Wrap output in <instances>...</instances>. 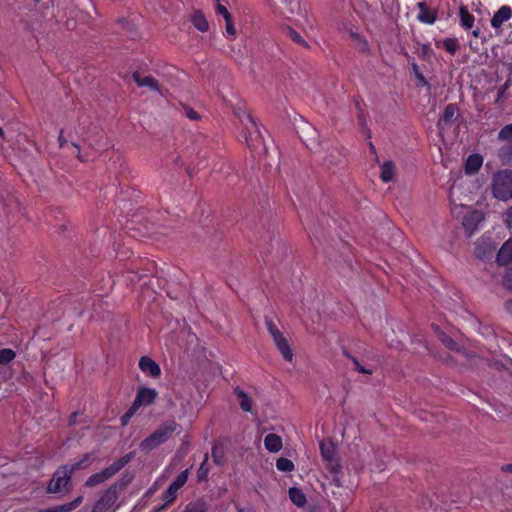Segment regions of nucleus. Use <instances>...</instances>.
Listing matches in <instances>:
<instances>
[{
	"mask_svg": "<svg viewBox=\"0 0 512 512\" xmlns=\"http://www.w3.org/2000/svg\"><path fill=\"white\" fill-rule=\"evenodd\" d=\"M178 424L175 421H168L157 428L153 433L140 443V449L143 452H150L166 442L176 431Z\"/></svg>",
	"mask_w": 512,
	"mask_h": 512,
	"instance_id": "1",
	"label": "nucleus"
},
{
	"mask_svg": "<svg viewBox=\"0 0 512 512\" xmlns=\"http://www.w3.org/2000/svg\"><path fill=\"white\" fill-rule=\"evenodd\" d=\"M133 458L132 453H128L114 461L111 465L100 472L92 474L85 482L87 487H95L116 475L124 468Z\"/></svg>",
	"mask_w": 512,
	"mask_h": 512,
	"instance_id": "2",
	"label": "nucleus"
},
{
	"mask_svg": "<svg viewBox=\"0 0 512 512\" xmlns=\"http://www.w3.org/2000/svg\"><path fill=\"white\" fill-rule=\"evenodd\" d=\"M492 194L500 201H507L512 198V170H501L494 175Z\"/></svg>",
	"mask_w": 512,
	"mask_h": 512,
	"instance_id": "3",
	"label": "nucleus"
},
{
	"mask_svg": "<svg viewBox=\"0 0 512 512\" xmlns=\"http://www.w3.org/2000/svg\"><path fill=\"white\" fill-rule=\"evenodd\" d=\"M265 325L268 333L273 339L275 346L281 353L284 360L287 362H291L293 360L294 354L286 337L278 329V327L276 326L272 319L265 317Z\"/></svg>",
	"mask_w": 512,
	"mask_h": 512,
	"instance_id": "4",
	"label": "nucleus"
},
{
	"mask_svg": "<svg viewBox=\"0 0 512 512\" xmlns=\"http://www.w3.org/2000/svg\"><path fill=\"white\" fill-rule=\"evenodd\" d=\"M240 120L245 129V140L250 149H257L263 144V135L254 117L247 112H243Z\"/></svg>",
	"mask_w": 512,
	"mask_h": 512,
	"instance_id": "5",
	"label": "nucleus"
},
{
	"mask_svg": "<svg viewBox=\"0 0 512 512\" xmlns=\"http://www.w3.org/2000/svg\"><path fill=\"white\" fill-rule=\"evenodd\" d=\"M72 474L71 469L68 468V464L60 466L54 472L52 479L48 483L47 492L56 494L61 493L64 490L67 491V486L70 483Z\"/></svg>",
	"mask_w": 512,
	"mask_h": 512,
	"instance_id": "6",
	"label": "nucleus"
},
{
	"mask_svg": "<svg viewBox=\"0 0 512 512\" xmlns=\"http://www.w3.org/2000/svg\"><path fill=\"white\" fill-rule=\"evenodd\" d=\"M323 460L332 474L341 473L342 467L337 457V448L331 441H322L319 445Z\"/></svg>",
	"mask_w": 512,
	"mask_h": 512,
	"instance_id": "7",
	"label": "nucleus"
},
{
	"mask_svg": "<svg viewBox=\"0 0 512 512\" xmlns=\"http://www.w3.org/2000/svg\"><path fill=\"white\" fill-rule=\"evenodd\" d=\"M157 396L158 393L155 389L148 387H140L137 390L133 404L138 408H140L141 406H149L156 400Z\"/></svg>",
	"mask_w": 512,
	"mask_h": 512,
	"instance_id": "8",
	"label": "nucleus"
},
{
	"mask_svg": "<svg viewBox=\"0 0 512 512\" xmlns=\"http://www.w3.org/2000/svg\"><path fill=\"white\" fill-rule=\"evenodd\" d=\"M458 112V107L455 103L446 105L442 115L437 122V128L442 133L451 127L452 122L455 119V115Z\"/></svg>",
	"mask_w": 512,
	"mask_h": 512,
	"instance_id": "9",
	"label": "nucleus"
},
{
	"mask_svg": "<svg viewBox=\"0 0 512 512\" xmlns=\"http://www.w3.org/2000/svg\"><path fill=\"white\" fill-rule=\"evenodd\" d=\"M133 80L139 87H147L150 91L163 95L159 82L151 75L142 76L139 71L132 74Z\"/></svg>",
	"mask_w": 512,
	"mask_h": 512,
	"instance_id": "10",
	"label": "nucleus"
},
{
	"mask_svg": "<svg viewBox=\"0 0 512 512\" xmlns=\"http://www.w3.org/2000/svg\"><path fill=\"white\" fill-rule=\"evenodd\" d=\"M138 365L140 370L150 377L157 378L161 375L160 366L149 356H142Z\"/></svg>",
	"mask_w": 512,
	"mask_h": 512,
	"instance_id": "11",
	"label": "nucleus"
},
{
	"mask_svg": "<svg viewBox=\"0 0 512 512\" xmlns=\"http://www.w3.org/2000/svg\"><path fill=\"white\" fill-rule=\"evenodd\" d=\"M484 216L478 210L468 212L463 218V226L469 235L477 229L478 225L483 221Z\"/></svg>",
	"mask_w": 512,
	"mask_h": 512,
	"instance_id": "12",
	"label": "nucleus"
},
{
	"mask_svg": "<svg viewBox=\"0 0 512 512\" xmlns=\"http://www.w3.org/2000/svg\"><path fill=\"white\" fill-rule=\"evenodd\" d=\"M511 18L512 8L508 5H503L494 13L490 24L494 29H499L506 21Z\"/></svg>",
	"mask_w": 512,
	"mask_h": 512,
	"instance_id": "13",
	"label": "nucleus"
},
{
	"mask_svg": "<svg viewBox=\"0 0 512 512\" xmlns=\"http://www.w3.org/2000/svg\"><path fill=\"white\" fill-rule=\"evenodd\" d=\"M419 13L417 19L424 24H434L437 19V12L427 6L425 2L417 3Z\"/></svg>",
	"mask_w": 512,
	"mask_h": 512,
	"instance_id": "14",
	"label": "nucleus"
},
{
	"mask_svg": "<svg viewBox=\"0 0 512 512\" xmlns=\"http://www.w3.org/2000/svg\"><path fill=\"white\" fill-rule=\"evenodd\" d=\"M496 261L502 266L512 263V237L501 246L497 253Z\"/></svg>",
	"mask_w": 512,
	"mask_h": 512,
	"instance_id": "15",
	"label": "nucleus"
},
{
	"mask_svg": "<svg viewBox=\"0 0 512 512\" xmlns=\"http://www.w3.org/2000/svg\"><path fill=\"white\" fill-rule=\"evenodd\" d=\"M349 36L351 38V41L353 42L355 49L359 53L364 54V55L370 54L369 43L363 35H361L360 33L356 32V31L351 30L349 32Z\"/></svg>",
	"mask_w": 512,
	"mask_h": 512,
	"instance_id": "16",
	"label": "nucleus"
},
{
	"mask_svg": "<svg viewBox=\"0 0 512 512\" xmlns=\"http://www.w3.org/2000/svg\"><path fill=\"white\" fill-rule=\"evenodd\" d=\"M483 164V157L480 154H471L467 157L464 165L465 173L472 175L477 173Z\"/></svg>",
	"mask_w": 512,
	"mask_h": 512,
	"instance_id": "17",
	"label": "nucleus"
},
{
	"mask_svg": "<svg viewBox=\"0 0 512 512\" xmlns=\"http://www.w3.org/2000/svg\"><path fill=\"white\" fill-rule=\"evenodd\" d=\"M281 31H282V34L289 38L292 42H294L295 44L301 46V47H304L306 49H309L310 46L308 44V42L301 36V34L299 32H297L295 29H293L292 27L286 25V26H283L281 28Z\"/></svg>",
	"mask_w": 512,
	"mask_h": 512,
	"instance_id": "18",
	"label": "nucleus"
},
{
	"mask_svg": "<svg viewBox=\"0 0 512 512\" xmlns=\"http://www.w3.org/2000/svg\"><path fill=\"white\" fill-rule=\"evenodd\" d=\"M264 446L269 452L276 453L282 449V439L275 433H269L264 439Z\"/></svg>",
	"mask_w": 512,
	"mask_h": 512,
	"instance_id": "19",
	"label": "nucleus"
},
{
	"mask_svg": "<svg viewBox=\"0 0 512 512\" xmlns=\"http://www.w3.org/2000/svg\"><path fill=\"white\" fill-rule=\"evenodd\" d=\"M191 23L200 32H207L209 30V23L202 11L197 10L191 16Z\"/></svg>",
	"mask_w": 512,
	"mask_h": 512,
	"instance_id": "20",
	"label": "nucleus"
},
{
	"mask_svg": "<svg viewBox=\"0 0 512 512\" xmlns=\"http://www.w3.org/2000/svg\"><path fill=\"white\" fill-rule=\"evenodd\" d=\"M289 498L297 507H304L307 503L306 495L300 488L291 487L288 490Z\"/></svg>",
	"mask_w": 512,
	"mask_h": 512,
	"instance_id": "21",
	"label": "nucleus"
},
{
	"mask_svg": "<svg viewBox=\"0 0 512 512\" xmlns=\"http://www.w3.org/2000/svg\"><path fill=\"white\" fill-rule=\"evenodd\" d=\"M234 394L240 400V407L245 412H250L252 409V402L250 397L247 395L245 391H243L240 387H236L234 389Z\"/></svg>",
	"mask_w": 512,
	"mask_h": 512,
	"instance_id": "22",
	"label": "nucleus"
},
{
	"mask_svg": "<svg viewBox=\"0 0 512 512\" xmlns=\"http://www.w3.org/2000/svg\"><path fill=\"white\" fill-rule=\"evenodd\" d=\"M460 23L465 30H469L474 25V16L469 12L466 6L460 7Z\"/></svg>",
	"mask_w": 512,
	"mask_h": 512,
	"instance_id": "23",
	"label": "nucleus"
},
{
	"mask_svg": "<svg viewBox=\"0 0 512 512\" xmlns=\"http://www.w3.org/2000/svg\"><path fill=\"white\" fill-rule=\"evenodd\" d=\"M178 489H176L171 484L168 486V488L163 492L162 494V500L164 502L163 506L158 509V511L164 509L165 507L171 505L177 498L178 495Z\"/></svg>",
	"mask_w": 512,
	"mask_h": 512,
	"instance_id": "24",
	"label": "nucleus"
},
{
	"mask_svg": "<svg viewBox=\"0 0 512 512\" xmlns=\"http://www.w3.org/2000/svg\"><path fill=\"white\" fill-rule=\"evenodd\" d=\"M93 460V455L91 453H86L82 456V458L79 461H76L73 464L68 465V468H70L71 472L74 473L77 470L89 467Z\"/></svg>",
	"mask_w": 512,
	"mask_h": 512,
	"instance_id": "25",
	"label": "nucleus"
},
{
	"mask_svg": "<svg viewBox=\"0 0 512 512\" xmlns=\"http://www.w3.org/2000/svg\"><path fill=\"white\" fill-rule=\"evenodd\" d=\"M395 169L391 161L384 162L381 166L380 178L383 182L388 183L394 177Z\"/></svg>",
	"mask_w": 512,
	"mask_h": 512,
	"instance_id": "26",
	"label": "nucleus"
},
{
	"mask_svg": "<svg viewBox=\"0 0 512 512\" xmlns=\"http://www.w3.org/2000/svg\"><path fill=\"white\" fill-rule=\"evenodd\" d=\"M343 354L345 357H347L349 360H351V362L354 364V369L357 372L362 373V374H368V375H371L373 373L372 369H368L365 366H363L359 362L358 358L354 357L346 348L343 349Z\"/></svg>",
	"mask_w": 512,
	"mask_h": 512,
	"instance_id": "27",
	"label": "nucleus"
},
{
	"mask_svg": "<svg viewBox=\"0 0 512 512\" xmlns=\"http://www.w3.org/2000/svg\"><path fill=\"white\" fill-rule=\"evenodd\" d=\"M208 460H209V455H208V453H206L204 455L203 461L200 464L198 471H197V480L199 482L206 481L208 478L209 471H210L209 466H208Z\"/></svg>",
	"mask_w": 512,
	"mask_h": 512,
	"instance_id": "28",
	"label": "nucleus"
},
{
	"mask_svg": "<svg viewBox=\"0 0 512 512\" xmlns=\"http://www.w3.org/2000/svg\"><path fill=\"white\" fill-rule=\"evenodd\" d=\"M417 55L424 61H430L434 55V52L430 46V44H420L418 43Z\"/></svg>",
	"mask_w": 512,
	"mask_h": 512,
	"instance_id": "29",
	"label": "nucleus"
},
{
	"mask_svg": "<svg viewBox=\"0 0 512 512\" xmlns=\"http://www.w3.org/2000/svg\"><path fill=\"white\" fill-rule=\"evenodd\" d=\"M276 468L281 472H292L295 466L290 459L281 457L276 461Z\"/></svg>",
	"mask_w": 512,
	"mask_h": 512,
	"instance_id": "30",
	"label": "nucleus"
},
{
	"mask_svg": "<svg viewBox=\"0 0 512 512\" xmlns=\"http://www.w3.org/2000/svg\"><path fill=\"white\" fill-rule=\"evenodd\" d=\"M110 504L111 498L109 496V493L107 492L95 503L92 512H103L110 506Z\"/></svg>",
	"mask_w": 512,
	"mask_h": 512,
	"instance_id": "31",
	"label": "nucleus"
},
{
	"mask_svg": "<svg viewBox=\"0 0 512 512\" xmlns=\"http://www.w3.org/2000/svg\"><path fill=\"white\" fill-rule=\"evenodd\" d=\"M16 357V352L10 348L0 349V365L12 362Z\"/></svg>",
	"mask_w": 512,
	"mask_h": 512,
	"instance_id": "32",
	"label": "nucleus"
},
{
	"mask_svg": "<svg viewBox=\"0 0 512 512\" xmlns=\"http://www.w3.org/2000/svg\"><path fill=\"white\" fill-rule=\"evenodd\" d=\"M189 474L190 469H185L175 478L171 485L174 486L176 489L180 490L186 484Z\"/></svg>",
	"mask_w": 512,
	"mask_h": 512,
	"instance_id": "33",
	"label": "nucleus"
},
{
	"mask_svg": "<svg viewBox=\"0 0 512 512\" xmlns=\"http://www.w3.org/2000/svg\"><path fill=\"white\" fill-rule=\"evenodd\" d=\"M212 458L216 465L221 466L225 462L224 451L222 447L218 445H213L212 447Z\"/></svg>",
	"mask_w": 512,
	"mask_h": 512,
	"instance_id": "34",
	"label": "nucleus"
},
{
	"mask_svg": "<svg viewBox=\"0 0 512 512\" xmlns=\"http://www.w3.org/2000/svg\"><path fill=\"white\" fill-rule=\"evenodd\" d=\"M443 48L451 55L456 54L459 49L458 40L455 38H446L443 41Z\"/></svg>",
	"mask_w": 512,
	"mask_h": 512,
	"instance_id": "35",
	"label": "nucleus"
},
{
	"mask_svg": "<svg viewBox=\"0 0 512 512\" xmlns=\"http://www.w3.org/2000/svg\"><path fill=\"white\" fill-rule=\"evenodd\" d=\"M439 339L441 342L450 350L458 351L459 350V344L453 340L450 336L446 335L445 333H439L438 334Z\"/></svg>",
	"mask_w": 512,
	"mask_h": 512,
	"instance_id": "36",
	"label": "nucleus"
},
{
	"mask_svg": "<svg viewBox=\"0 0 512 512\" xmlns=\"http://www.w3.org/2000/svg\"><path fill=\"white\" fill-rule=\"evenodd\" d=\"M184 512H207V505L204 501L190 502Z\"/></svg>",
	"mask_w": 512,
	"mask_h": 512,
	"instance_id": "37",
	"label": "nucleus"
},
{
	"mask_svg": "<svg viewBox=\"0 0 512 512\" xmlns=\"http://www.w3.org/2000/svg\"><path fill=\"white\" fill-rule=\"evenodd\" d=\"M411 68H412V71H413L414 76L417 78V80L419 81V83H420L422 86H426V87L430 88V84H429V82L427 81V79L425 78V76L422 74V72L419 70V66L417 65V63L412 62V64H411Z\"/></svg>",
	"mask_w": 512,
	"mask_h": 512,
	"instance_id": "38",
	"label": "nucleus"
},
{
	"mask_svg": "<svg viewBox=\"0 0 512 512\" xmlns=\"http://www.w3.org/2000/svg\"><path fill=\"white\" fill-rule=\"evenodd\" d=\"M215 2V11L217 15H220L224 18V20H228L232 17L231 13L228 11L227 7L223 5L220 0H214Z\"/></svg>",
	"mask_w": 512,
	"mask_h": 512,
	"instance_id": "39",
	"label": "nucleus"
},
{
	"mask_svg": "<svg viewBox=\"0 0 512 512\" xmlns=\"http://www.w3.org/2000/svg\"><path fill=\"white\" fill-rule=\"evenodd\" d=\"M498 138L502 141L512 140V123L502 127L498 133Z\"/></svg>",
	"mask_w": 512,
	"mask_h": 512,
	"instance_id": "40",
	"label": "nucleus"
},
{
	"mask_svg": "<svg viewBox=\"0 0 512 512\" xmlns=\"http://www.w3.org/2000/svg\"><path fill=\"white\" fill-rule=\"evenodd\" d=\"M511 86V79H507L505 83L499 88L495 102L501 103L505 98L506 90Z\"/></svg>",
	"mask_w": 512,
	"mask_h": 512,
	"instance_id": "41",
	"label": "nucleus"
},
{
	"mask_svg": "<svg viewBox=\"0 0 512 512\" xmlns=\"http://www.w3.org/2000/svg\"><path fill=\"white\" fill-rule=\"evenodd\" d=\"M138 409L139 408L134 406V404L132 403V405L128 408L125 414L121 417L122 425H126L130 418L137 412Z\"/></svg>",
	"mask_w": 512,
	"mask_h": 512,
	"instance_id": "42",
	"label": "nucleus"
},
{
	"mask_svg": "<svg viewBox=\"0 0 512 512\" xmlns=\"http://www.w3.org/2000/svg\"><path fill=\"white\" fill-rule=\"evenodd\" d=\"M184 114L187 118H189L190 120H193V121L200 119L198 112H196L194 109L190 108L189 106H184Z\"/></svg>",
	"mask_w": 512,
	"mask_h": 512,
	"instance_id": "43",
	"label": "nucleus"
},
{
	"mask_svg": "<svg viewBox=\"0 0 512 512\" xmlns=\"http://www.w3.org/2000/svg\"><path fill=\"white\" fill-rule=\"evenodd\" d=\"M503 285L509 289L512 290V268L507 270L503 277Z\"/></svg>",
	"mask_w": 512,
	"mask_h": 512,
	"instance_id": "44",
	"label": "nucleus"
},
{
	"mask_svg": "<svg viewBox=\"0 0 512 512\" xmlns=\"http://www.w3.org/2000/svg\"><path fill=\"white\" fill-rule=\"evenodd\" d=\"M226 22V33L228 36H235L236 34V29L234 27V24H233V21H232V17L229 18L228 20H225Z\"/></svg>",
	"mask_w": 512,
	"mask_h": 512,
	"instance_id": "45",
	"label": "nucleus"
},
{
	"mask_svg": "<svg viewBox=\"0 0 512 512\" xmlns=\"http://www.w3.org/2000/svg\"><path fill=\"white\" fill-rule=\"evenodd\" d=\"M505 224L509 229H512V205L507 209L505 213Z\"/></svg>",
	"mask_w": 512,
	"mask_h": 512,
	"instance_id": "46",
	"label": "nucleus"
},
{
	"mask_svg": "<svg viewBox=\"0 0 512 512\" xmlns=\"http://www.w3.org/2000/svg\"><path fill=\"white\" fill-rule=\"evenodd\" d=\"M59 146L63 148L67 144V139L64 138L63 130H60L59 136H58Z\"/></svg>",
	"mask_w": 512,
	"mask_h": 512,
	"instance_id": "47",
	"label": "nucleus"
},
{
	"mask_svg": "<svg viewBox=\"0 0 512 512\" xmlns=\"http://www.w3.org/2000/svg\"><path fill=\"white\" fill-rule=\"evenodd\" d=\"M421 507L423 509H428L432 507V500L427 496L425 500H423Z\"/></svg>",
	"mask_w": 512,
	"mask_h": 512,
	"instance_id": "48",
	"label": "nucleus"
},
{
	"mask_svg": "<svg viewBox=\"0 0 512 512\" xmlns=\"http://www.w3.org/2000/svg\"><path fill=\"white\" fill-rule=\"evenodd\" d=\"M501 470L506 473H512V463L503 465Z\"/></svg>",
	"mask_w": 512,
	"mask_h": 512,
	"instance_id": "49",
	"label": "nucleus"
},
{
	"mask_svg": "<svg viewBox=\"0 0 512 512\" xmlns=\"http://www.w3.org/2000/svg\"><path fill=\"white\" fill-rule=\"evenodd\" d=\"M77 418V412H73L69 417V424H75Z\"/></svg>",
	"mask_w": 512,
	"mask_h": 512,
	"instance_id": "50",
	"label": "nucleus"
},
{
	"mask_svg": "<svg viewBox=\"0 0 512 512\" xmlns=\"http://www.w3.org/2000/svg\"><path fill=\"white\" fill-rule=\"evenodd\" d=\"M369 147H370V150L373 154H376V149H375V146L373 145L372 142L369 143Z\"/></svg>",
	"mask_w": 512,
	"mask_h": 512,
	"instance_id": "51",
	"label": "nucleus"
},
{
	"mask_svg": "<svg viewBox=\"0 0 512 512\" xmlns=\"http://www.w3.org/2000/svg\"><path fill=\"white\" fill-rule=\"evenodd\" d=\"M473 35H474L475 37H477V36L479 35V30H475V31H473Z\"/></svg>",
	"mask_w": 512,
	"mask_h": 512,
	"instance_id": "52",
	"label": "nucleus"
},
{
	"mask_svg": "<svg viewBox=\"0 0 512 512\" xmlns=\"http://www.w3.org/2000/svg\"><path fill=\"white\" fill-rule=\"evenodd\" d=\"M0 137H4V130L0 127Z\"/></svg>",
	"mask_w": 512,
	"mask_h": 512,
	"instance_id": "53",
	"label": "nucleus"
},
{
	"mask_svg": "<svg viewBox=\"0 0 512 512\" xmlns=\"http://www.w3.org/2000/svg\"><path fill=\"white\" fill-rule=\"evenodd\" d=\"M72 146H74L75 148H77L79 150V146L76 143H72Z\"/></svg>",
	"mask_w": 512,
	"mask_h": 512,
	"instance_id": "54",
	"label": "nucleus"
},
{
	"mask_svg": "<svg viewBox=\"0 0 512 512\" xmlns=\"http://www.w3.org/2000/svg\"><path fill=\"white\" fill-rule=\"evenodd\" d=\"M77 157H78V159H79L80 161H83V159L81 158V156H80V154H79V153H78Z\"/></svg>",
	"mask_w": 512,
	"mask_h": 512,
	"instance_id": "55",
	"label": "nucleus"
},
{
	"mask_svg": "<svg viewBox=\"0 0 512 512\" xmlns=\"http://www.w3.org/2000/svg\"><path fill=\"white\" fill-rule=\"evenodd\" d=\"M512 304V301L506 302V305Z\"/></svg>",
	"mask_w": 512,
	"mask_h": 512,
	"instance_id": "56",
	"label": "nucleus"
},
{
	"mask_svg": "<svg viewBox=\"0 0 512 512\" xmlns=\"http://www.w3.org/2000/svg\"><path fill=\"white\" fill-rule=\"evenodd\" d=\"M35 2H39L40 0H34Z\"/></svg>",
	"mask_w": 512,
	"mask_h": 512,
	"instance_id": "57",
	"label": "nucleus"
},
{
	"mask_svg": "<svg viewBox=\"0 0 512 512\" xmlns=\"http://www.w3.org/2000/svg\"><path fill=\"white\" fill-rule=\"evenodd\" d=\"M238 512H242V510H239Z\"/></svg>",
	"mask_w": 512,
	"mask_h": 512,
	"instance_id": "58",
	"label": "nucleus"
}]
</instances>
